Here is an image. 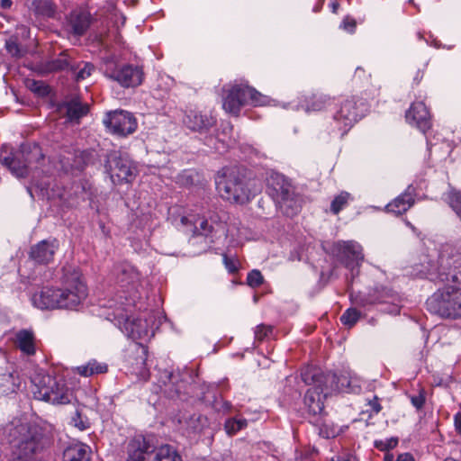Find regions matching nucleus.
Returning <instances> with one entry per match:
<instances>
[{
	"label": "nucleus",
	"instance_id": "1",
	"mask_svg": "<svg viewBox=\"0 0 461 461\" xmlns=\"http://www.w3.org/2000/svg\"><path fill=\"white\" fill-rule=\"evenodd\" d=\"M60 284L59 288L42 287L32 295V304L41 310H77L88 294L80 271L73 266H64Z\"/></svg>",
	"mask_w": 461,
	"mask_h": 461
},
{
	"label": "nucleus",
	"instance_id": "2",
	"mask_svg": "<svg viewBox=\"0 0 461 461\" xmlns=\"http://www.w3.org/2000/svg\"><path fill=\"white\" fill-rule=\"evenodd\" d=\"M7 431L13 461H39V455L48 443L40 427L14 420Z\"/></svg>",
	"mask_w": 461,
	"mask_h": 461
},
{
	"label": "nucleus",
	"instance_id": "3",
	"mask_svg": "<svg viewBox=\"0 0 461 461\" xmlns=\"http://www.w3.org/2000/svg\"><path fill=\"white\" fill-rule=\"evenodd\" d=\"M420 275L434 282L461 285V247L443 245L437 261H429L428 267L420 270Z\"/></svg>",
	"mask_w": 461,
	"mask_h": 461
},
{
	"label": "nucleus",
	"instance_id": "4",
	"mask_svg": "<svg viewBox=\"0 0 461 461\" xmlns=\"http://www.w3.org/2000/svg\"><path fill=\"white\" fill-rule=\"evenodd\" d=\"M220 195L228 201L245 203L253 195L248 172L240 167L223 168L216 179Z\"/></svg>",
	"mask_w": 461,
	"mask_h": 461
},
{
	"label": "nucleus",
	"instance_id": "5",
	"mask_svg": "<svg viewBox=\"0 0 461 461\" xmlns=\"http://www.w3.org/2000/svg\"><path fill=\"white\" fill-rule=\"evenodd\" d=\"M301 377L304 384L313 382L318 383L320 386L324 384L326 386V389L323 390L324 393L332 392L357 393L360 390L358 378L349 372L338 376L333 373H323L317 368L307 367L303 370Z\"/></svg>",
	"mask_w": 461,
	"mask_h": 461
},
{
	"label": "nucleus",
	"instance_id": "6",
	"mask_svg": "<svg viewBox=\"0 0 461 461\" xmlns=\"http://www.w3.org/2000/svg\"><path fill=\"white\" fill-rule=\"evenodd\" d=\"M267 188L282 213L293 217L299 212V199L293 185L283 175L271 173L267 178Z\"/></svg>",
	"mask_w": 461,
	"mask_h": 461
},
{
	"label": "nucleus",
	"instance_id": "7",
	"mask_svg": "<svg viewBox=\"0 0 461 461\" xmlns=\"http://www.w3.org/2000/svg\"><path fill=\"white\" fill-rule=\"evenodd\" d=\"M429 312L446 318L461 317V289L447 286L438 289L426 301Z\"/></svg>",
	"mask_w": 461,
	"mask_h": 461
},
{
	"label": "nucleus",
	"instance_id": "8",
	"mask_svg": "<svg viewBox=\"0 0 461 461\" xmlns=\"http://www.w3.org/2000/svg\"><path fill=\"white\" fill-rule=\"evenodd\" d=\"M34 398L52 404H67L72 399V393L65 381L50 375H39L34 380Z\"/></svg>",
	"mask_w": 461,
	"mask_h": 461
},
{
	"label": "nucleus",
	"instance_id": "9",
	"mask_svg": "<svg viewBox=\"0 0 461 461\" xmlns=\"http://www.w3.org/2000/svg\"><path fill=\"white\" fill-rule=\"evenodd\" d=\"M269 103L270 99L255 88L244 85H235L227 91L222 106L227 113L237 116L241 107L246 104L264 106Z\"/></svg>",
	"mask_w": 461,
	"mask_h": 461
},
{
	"label": "nucleus",
	"instance_id": "10",
	"mask_svg": "<svg viewBox=\"0 0 461 461\" xmlns=\"http://www.w3.org/2000/svg\"><path fill=\"white\" fill-rule=\"evenodd\" d=\"M104 75L118 82L123 87H135L140 86L144 78L142 67L138 65H118L117 57L108 54L103 57Z\"/></svg>",
	"mask_w": 461,
	"mask_h": 461
},
{
	"label": "nucleus",
	"instance_id": "11",
	"mask_svg": "<svg viewBox=\"0 0 461 461\" xmlns=\"http://www.w3.org/2000/svg\"><path fill=\"white\" fill-rule=\"evenodd\" d=\"M42 158V150L36 143L22 144L19 149L10 156H0L1 163L17 177H25L29 173V167Z\"/></svg>",
	"mask_w": 461,
	"mask_h": 461
},
{
	"label": "nucleus",
	"instance_id": "12",
	"mask_svg": "<svg viewBox=\"0 0 461 461\" xmlns=\"http://www.w3.org/2000/svg\"><path fill=\"white\" fill-rule=\"evenodd\" d=\"M104 167L114 185L131 183L137 176V168L133 161L127 154L118 150H113L107 154Z\"/></svg>",
	"mask_w": 461,
	"mask_h": 461
},
{
	"label": "nucleus",
	"instance_id": "13",
	"mask_svg": "<svg viewBox=\"0 0 461 461\" xmlns=\"http://www.w3.org/2000/svg\"><path fill=\"white\" fill-rule=\"evenodd\" d=\"M366 111V104L364 103L357 104V101L354 97L345 100L333 116L340 135L346 134L354 123L364 115Z\"/></svg>",
	"mask_w": 461,
	"mask_h": 461
},
{
	"label": "nucleus",
	"instance_id": "14",
	"mask_svg": "<svg viewBox=\"0 0 461 461\" xmlns=\"http://www.w3.org/2000/svg\"><path fill=\"white\" fill-rule=\"evenodd\" d=\"M362 247L355 241H338L333 244L331 253L350 269L352 278L358 275V267L364 260Z\"/></svg>",
	"mask_w": 461,
	"mask_h": 461
},
{
	"label": "nucleus",
	"instance_id": "15",
	"mask_svg": "<svg viewBox=\"0 0 461 461\" xmlns=\"http://www.w3.org/2000/svg\"><path fill=\"white\" fill-rule=\"evenodd\" d=\"M103 122L111 133L118 136H127L137 129V121L133 114L123 110L108 112Z\"/></svg>",
	"mask_w": 461,
	"mask_h": 461
},
{
	"label": "nucleus",
	"instance_id": "16",
	"mask_svg": "<svg viewBox=\"0 0 461 461\" xmlns=\"http://www.w3.org/2000/svg\"><path fill=\"white\" fill-rule=\"evenodd\" d=\"M116 282L131 297H134L140 284V275L138 270L128 263H122L115 268Z\"/></svg>",
	"mask_w": 461,
	"mask_h": 461
},
{
	"label": "nucleus",
	"instance_id": "17",
	"mask_svg": "<svg viewBox=\"0 0 461 461\" xmlns=\"http://www.w3.org/2000/svg\"><path fill=\"white\" fill-rule=\"evenodd\" d=\"M183 123L191 131L206 132L216 123V119L207 113L189 110L183 118Z\"/></svg>",
	"mask_w": 461,
	"mask_h": 461
},
{
	"label": "nucleus",
	"instance_id": "18",
	"mask_svg": "<svg viewBox=\"0 0 461 461\" xmlns=\"http://www.w3.org/2000/svg\"><path fill=\"white\" fill-rule=\"evenodd\" d=\"M153 316H149V319L138 317V318H126L123 322V327L121 328L125 335L133 340L142 339L149 336L152 327L149 325Z\"/></svg>",
	"mask_w": 461,
	"mask_h": 461
},
{
	"label": "nucleus",
	"instance_id": "19",
	"mask_svg": "<svg viewBox=\"0 0 461 461\" xmlns=\"http://www.w3.org/2000/svg\"><path fill=\"white\" fill-rule=\"evenodd\" d=\"M406 121L425 133L431 126L429 113L422 102L413 103L406 112Z\"/></svg>",
	"mask_w": 461,
	"mask_h": 461
},
{
	"label": "nucleus",
	"instance_id": "20",
	"mask_svg": "<svg viewBox=\"0 0 461 461\" xmlns=\"http://www.w3.org/2000/svg\"><path fill=\"white\" fill-rule=\"evenodd\" d=\"M306 384L312 385V387L309 388L305 393L304 404L310 413L313 415L320 414L324 409L323 400L330 393H324L323 390L326 389L324 384L320 386L318 383L313 382Z\"/></svg>",
	"mask_w": 461,
	"mask_h": 461
},
{
	"label": "nucleus",
	"instance_id": "21",
	"mask_svg": "<svg viewBox=\"0 0 461 461\" xmlns=\"http://www.w3.org/2000/svg\"><path fill=\"white\" fill-rule=\"evenodd\" d=\"M397 299V294L386 287L375 288L373 293L358 295L352 299L354 303L358 306H367L375 303H393Z\"/></svg>",
	"mask_w": 461,
	"mask_h": 461
},
{
	"label": "nucleus",
	"instance_id": "22",
	"mask_svg": "<svg viewBox=\"0 0 461 461\" xmlns=\"http://www.w3.org/2000/svg\"><path fill=\"white\" fill-rule=\"evenodd\" d=\"M154 450L143 436H136L128 443L127 461H150L148 456L150 453H154Z\"/></svg>",
	"mask_w": 461,
	"mask_h": 461
},
{
	"label": "nucleus",
	"instance_id": "23",
	"mask_svg": "<svg viewBox=\"0 0 461 461\" xmlns=\"http://www.w3.org/2000/svg\"><path fill=\"white\" fill-rule=\"evenodd\" d=\"M59 244L56 240H41L32 246L30 251V258L39 264L50 263L58 249Z\"/></svg>",
	"mask_w": 461,
	"mask_h": 461
},
{
	"label": "nucleus",
	"instance_id": "24",
	"mask_svg": "<svg viewBox=\"0 0 461 461\" xmlns=\"http://www.w3.org/2000/svg\"><path fill=\"white\" fill-rule=\"evenodd\" d=\"M416 189L412 185L386 205V210L396 215L406 212L415 203Z\"/></svg>",
	"mask_w": 461,
	"mask_h": 461
},
{
	"label": "nucleus",
	"instance_id": "25",
	"mask_svg": "<svg viewBox=\"0 0 461 461\" xmlns=\"http://www.w3.org/2000/svg\"><path fill=\"white\" fill-rule=\"evenodd\" d=\"M92 451L88 445L82 442L69 444L63 452L64 461H92Z\"/></svg>",
	"mask_w": 461,
	"mask_h": 461
},
{
	"label": "nucleus",
	"instance_id": "26",
	"mask_svg": "<svg viewBox=\"0 0 461 461\" xmlns=\"http://www.w3.org/2000/svg\"><path fill=\"white\" fill-rule=\"evenodd\" d=\"M37 67L39 72L45 75L68 69L70 67V61L67 52L63 51L54 59L40 62Z\"/></svg>",
	"mask_w": 461,
	"mask_h": 461
},
{
	"label": "nucleus",
	"instance_id": "27",
	"mask_svg": "<svg viewBox=\"0 0 461 461\" xmlns=\"http://www.w3.org/2000/svg\"><path fill=\"white\" fill-rule=\"evenodd\" d=\"M59 111L65 113L68 122H78L79 119L88 113V105L75 98L63 103L59 106Z\"/></svg>",
	"mask_w": 461,
	"mask_h": 461
},
{
	"label": "nucleus",
	"instance_id": "28",
	"mask_svg": "<svg viewBox=\"0 0 461 461\" xmlns=\"http://www.w3.org/2000/svg\"><path fill=\"white\" fill-rule=\"evenodd\" d=\"M67 20L71 29H88L93 17L86 8L77 7L69 13Z\"/></svg>",
	"mask_w": 461,
	"mask_h": 461
},
{
	"label": "nucleus",
	"instance_id": "29",
	"mask_svg": "<svg viewBox=\"0 0 461 461\" xmlns=\"http://www.w3.org/2000/svg\"><path fill=\"white\" fill-rule=\"evenodd\" d=\"M209 425L205 416L194 413L186 418L183 422V427L188 436L200 434Z\"/></svg>",
	"mask_w": 461,
	"mask_h": 461
},
{
	"label": "nucleus",
	"instance_id": "30",
	"mask_svg": "<svg viewBox=\"0 0 461 461\" xmlns=\"http://www.w3.org/2000/svg\"><path fill=\"white\" fill-rule=\"evenodd\" d=\"M59 162L65 171L80 169L83 166L81 152L75 149L64 150L60 155Z\"/></svg>",
	"mask_w": 461,
	"mask_h": 461
},
{
	"label": "nucleus",
	"instance_id": "31",
	"mask_svg": "<svg viewBox=\"0 0 461 461\" xmlns=\"http://www.w3.org/2000/svg\"><path fill=\"white\" fill-rule=\"evenodd\" d=\"M331 103V98L324 94H312L305 99L306 112H319L325 109Z\"/></svg>",
	"mask_w": 461,
	"mask_h": 461
},
{
	"label": "nucleus",
	"instance_id": "32",
	"mask_svg": "<svg viewBox=\"0 0 461 461\" xmlns=\"http://www.w3.org/2000/svg\"><path fill=\"white\" fill-rule=\"evenodd\" d=\"M108 370V366L105 363L98 362L95 359L88 361L86 364L77 366L75 372L78 375L88 377L94 375L104 374Z\"/></svg>",
	"mask_w": 461,
	"mask_h": 461
},
{
	"label": "nucleus",
	"instance_id": "33",
	"mask_svg": "<svg viewBox=\"0 0 461 461\" xmlns=\"http://www.w3.org/2000/svg\"><path fill=\"white\" fill-rule=\"evenodd\" d=\"M21 384L20 378L14 373L0 374V393L4 395L15 393Z\"/></svg>",
	"mask_w": 461,
	"mask_h": 461
},
{
	"label": "nucleus",
	"instance_id": "34",
	"mask_svg": "<svg viewBox=\"0 0 461 461\" xmlns=\"http://www.w3.org/2000/svg\"><path fill=\"white\" fill-rule=\"evenodd\" d=\"M16 346L25 354L33 355L35 353L34 337L32 332L23 330L16 334Z\"/></svg>",
	"mask_w": 461,
	"mask_h": 461
},
{
	"label": "nucleus",
	"instance_id": "35",
	"mask_svg": "<svg viewBox=\"0 0 461 461\" xmlns=\"http://www.w3.org/2000/svg\"><path fill=\"white\" fill-rule=\"evenodd\" d=\"M150 461H183L177 450L170 445H162L154 450Z\"/></svg>",
	"mask_w": 461,
	"mask_h": 461
},
{
	"label": "nucleus",
	"instance_id": "36",
	"mask_svg": "<svg viewBox=\"0 0 461 461\" xmlns=\"http://www.w3.org/2000/svg\"><path fill=\"white\" fill-rule=\"evenodd\" d=\"M34 13L42 17L53 18L56 14V5L53 0H32Z\"/></svg>",
	"mask_w": 461,
	"mask_h": 461
},
{
	"label": "nucleus",
	"instance_id": "37",
	"mask_svg": "<svg viewBox=\"0 0 461 461\" xmlns=\"http://www.w3.org/2000/svg\"><path fill=\"white\" fill-rule=\"evenodd\" d=\"M444 199L448 205L461 217V191L453 187L444 194Z\"/></svg>",
	"mask_w": 461,
	"mask_h": 461
},
{
	"label": "nucleus",
	"instance_id": "38",
	"mask_svg": "<svg viewBox=\"0 0 461 461\" xmlns=\"http://www.w3.org/2000/svg\"><path fill=\"white\" fill-rule=\"evenodd\" d=\"M248 426V421L243 418H230L224 423V429L228 435H234Z\"/></svg>",
	"mask_w": 461,
	"mask_h": 461
},
{
	"label": "nucleus",
	"instance_id": "39",
	"mask_svg": "<svg viewBox=\"0 0 461 461\" xmlns=\"http://www.w3.org/2000/svg\"><path fill=\"white\" fill-rule=\"evenodd\" d=\"M351 195L348 192H341L338 194L330 204V211L334 214H338L341 210H343L348 203Z\"/></svg>",
	"mask_w": 461,
	"mask_h": 461
},
{
	"label": "nucleus",
	"instance_id": "40",
	"mask_svg": "<svg viewBox=\"0 0 461 461\" xmlns=\"http://www.w3.org/2000/svg\"><path fill=\"white\" fill-rule=\"evenodd\" d=\"M361 312L356 308H348L340 316V321L348 328H352L360 319Z\"/></svg>",
	"mask_w": 461,
	"mask_h": 461
},
{
	"label": "nucleus",
	"instance_id": "41",
	"mask_svg": "<svg viewBox=\"0 0 461 461\" xmlns=\"http://www.w3.org/2000/svg\"><path fill=\"white\" fill-rule=\"evenodd\" d=\"M134 353L137 356L135 363L136 370L141 371L144 368L147 361V348L140 343H136L134 345Z\"/></svg>",
	"mask_w": 461,
	"mask_h": 461
},
{
	"label": "nucleus",
	"instance_id": "42",
	"mask_svg": "<svg viewBox=\"0 0 461 461\" xmlns=\"http://www.w3.org/2000/svg\"><path fill=\"white\" fill-rule=\"evenodd\" d=\"M341 429L333 424L323 423L320 427L319 434L325 438H332L339 435Z\"/></svg>",
	"mask_w": 461,
	"mask_h": 461
},
{
	"label": "nucleus",
	"instance_id": "43",
	"mask_svg": "<svg viewBox=\"0 0 461 461\" xmlns=\"http://www.w3.org/2000/svg\"><path fill=\"white\" fill-rule=\"evenodd\" d=\"M398 441V438L393 437L384 440H375L374 445L378 450L386 451L388 453L390 449H393L397 446Z\"/></svg>",
	"mask_w": 461,
	"mask_h": 461
},
{
	"label": "nucleus",
	"instance_id": "44",
	"mask_svg": "<svg viewBox=\"0 0 461 461\" xmlns=\"http://www.w3.org/2000/svg\"><path fill=\"white\" fill-rule=\"evenodd\" d=\"M6 50L7 51L13 56L16 58L23 57L26 52L27 50L21 47L15 41L9 40L6 41Z\"/></svg>",
	"mask_w": 461,
	"mask_h": 461
},
{
	"label": "nucleus",
	"instance_id": "45",
	"mask_svg": "<svg viewBox=\"0 0 461 461\" xmlns=\"http://www.w3.org/2000/svg\"><path fill=\"white\" fill-rule=\"evenodd\" d=\"M71 424L81 431L87 429L90 425L88 419L78 411L72 417Z\"/></svg>",
	"mask_w": 461,
	"mask_h": 461
},
{
	"label": "nucleus",
	"instance_id": "46",
	"mask_svg": "<svg viewBox=\"0 0 461 461\" xmlns=\"http://www.w3.org/2000/svg\"><path fill=\"white\" fill-rule=\"evenodd\" d=\"M263 276L258 270H252L248 274L247 283L251 287H258L263 284Z\"/></svg>",
	"mask_w": 461,
	"mask_h": 461
},
{
	"label": "nucleus",
	"instance_id": "47",
	"mask_svg": "<svg viewBox=\"0 0 461 461\" xmlns=\"http://www.w3.org/2000/svg\"><path fill=\"white\" fill-rule=\"evenodd\" d=\"M272 332V328L266 325H258L255 330V338L258 341L264 340Z\"/></svg>",
	"mask_w": 461,
	"mask_h": 461
},
{
	"label": "nucleus",
	"instance_id": "48",
	"mask_svg": "<svg viewBox=\"0 0 461 461\" xmlns=\"http://www.w3.org/2000/svg\"><path fill=\"white\" fill-rule=\"evenodd\" d=\"M95 70V66L91 63H85L84 67L80 68V70L77 72L76 78L77 80H84L89 76H91L92 72Z\"/></svg>",
	"mask_w": 461,
	"mask_h": 461
},
{
	"label": "nucleus",
	"instance_id": "49",
	"mask_svg": "<svg viewBox=\"0 0 461 461\" xmlns=\"http://www.w3.org/2000/svg\"><path fill=\"white\" fill-rule=\"evenodd\" d=\"M212 227L209 225L207 220L202 219L199 221V228L195 225L194 233L197 235H204L206 236L209 232H211Z\"/></svg>",
	"mask_w": 461,
	"mask_h": 461
},
{
	"label": "nucleus",
	"instance_id": "50",
	"mask_svg": "<svg viewBox=\"0 0 461 461\" xmlns=\"http://www.w3.org/2000/svg\"><path fill=\"white\" fill-rule=\"evenodd\" d=\"M177 179L183 185H191L194 184V174L190 171H183L179 174Z\"/></svg>",
	"mask_w": 461,
	"mask_h": 461
},
{
	"label": "nucleus",
	"instance_id": "51",
	"mask_svg": "<svg viewBox=\"0 0 461 461\" xmlns=\"http://www.w3.org/2000/svg\"><path fill=\"white\" fill-rule=\"evenodd\" d=\"M418 36L420 38H423L428 44L433 45L435 47H440L442 44L435 38H433L430 31H423V33L419 32Z\"/></svg>",
	"mask_w": 461,
	"mask_h": 461
},
{
	"label": "nucleus",
	"instance_id": "52",
	"mask_svg": "<svg viewBox=\"0 0 461 461\" xmlns=\"http://www.w3.org/2000/svg\"><path fill=\"white\" fill-rule=\"evenodd\" d=\"M331 461H358V458L353 453L343 452L334 456Z\"/></svg>",
	"mask_w": 461,
	"mask_h": 461
},
{
	"label": "nucleus",
	"instance_id": "53",
	"mask_svg": "<svg viewBox=\"0 0 461 461\" xmlns=\"http://www.w3.org/2000/svg\"><path fill=\"white\" fill-rule=\"evenodd\" d=\"M30 88L39 94V95H45L47 94V86L44 85L43 82H38V81H32V85L30 86Z\"/></svg>",
	"mask_w": 461,
	"mask_h": 461
},
{
	"label": "nucleus",
	"instance_id": "54",
	"mask_svg": "<svg viewBox=\"0 0 461 461\" xmlns=\"http://www.w3.org/2000/svg\"><path fill=\"white\" fill-rule=\"evenodd\" d=\"M357 22L356 21V19L349 15H347L341 22L339 28L340 29H349V28L354 29L357 27Z\"/></svg>",
	"mask_w": 461,
	"mask_h": 461
},
{
	"label": "nucleus",
	"instance_id": "55",
	"mask_svg": "<svg viewBox=\"0 0 461 461\" xmlns=\"http://www.w3.org/2000/svg\"><path fill=\"white\" fill-rule=\"evenodd\" d=\"M411 402L416 409L420 410L425 403V397L422 393H419L418 395L411 396Z\"/></svg>",
	"mask_w": 461,
	"mask_h": 461
},
{
	"label": "nucleus",
	"instance_id": "56",
	"mask_svg": "<svg viewBox=\"0 0 461 461\" xmlns=\"http://www.w3.org/2000/svg\"><path fill=\"white\" fill-rule=\"evenodd\" d=\"M368 405L372 408L373 411L376 414L378 412H380L382 410V406L378 402L377 396H374V398L368 402Z\"/></svg>",
	"mask_w": 461,
	"mask_h": 461
},
{
	"label": "nucleus",
	"instance_id": "57",
	"mask_svg": "<svg viewBox=\"0 0 461 461\" xmlns=\"http://www.w3.org/2000/svg\"><path fill=\"white\" fill-rule=\"evenodd\" d=\"M223 261H224L226 268L229 270V272L233 273V272L237 271V267L232 260H230L226 256H224Z\"/></svg>",
	"mask_w": 461,
	"mask_h": 461
},
{
	"label": "nucleus",
	"instance_id": "58",
	"mask_svg": "<svg viewBox=\"0 0 461 461\" xmlns=\"http://www.w3.org/2000/svg\"><path fill=\"white\" fill-rule=\"evenodd\" d=\"M395 461H415L413 456L411 453L400 454Z\"/></svg>",
	"mask_w": 461,
	"mask_h": 461
},
{
	"label": "nucleus",
	"instance_id": "59",
	"mask_svg": "<svg viewBox=\"0 0 461 461\" xmlns=\"http://www.w3.org/2000/svg\"><path fill=\"white\" fill-rule=\"evenodd\" d=\"M454 420L456 429L457 432L461 435V412H458L455 415Z\"/></svg>",
	"mask_w": 461,
	"mask_h": 461
},
{
	"label": "nucleus",
	"instance_id": "60",
	"mask_svg": "<svg viewBox=\"0 0 461 461\" xmlns=\"http://www.w3.org/2000/svg\"><path fill=\"white\" fill-rule=\"evenodd\" d=\"M329 7L333 14H337L338 9L339 8V4L338 0H331L330 3L329 4Z\"/></svg>",
	"mask_w": 461,
	"mask_h": 461
},
{
	"label": "nucleus",
	"instance_id": "61",
	"mask_svg": "<svg viewBox=\"0 0 461 461\" xmlns=\"http://www.w3.org/2000/svg\"><path fill=\"white\" fill-rule=\"evenodd\" d=\"M13 5L12 0H1L0 6L2 9H9Z\"/></svg>",
	"mask_w": 461,
	"mask_h": 461
},
{
	"label": "nucleus",
	"instance_id": "62",
	"mask_svg": "<svg viewBox=\"0 0 461 461\" xmlns=\"http://www.w3.org/2000/svg\"><path fill=\"white\" fill-rule=\"evenodd\" d=\"M384 461H395V460H394L393 455L388 452L384 455Z\"/></svg>",
	"mask_w": 461,
	"mask_h": 461
},
{
	"label": "nucleus",
	"instance_id": "63",
	"mask_svg": "<svg viewBox=\"0 0 461 461\" xmlns=\"http://www.w3.org/2000/svg\"><path fill=\"white\" fill-rule=\"evenodd\" d=\"M72 32H73V33H74V35H75V36H81V35H83V32H84L85 31H79V30H77V31H72Z\"/></svg>",
	"mask_w": 461,
	"mask_h": 461
},
{
	"label": "nucleus",
	"instance_id": "64",
	"mask_svg": "<svg viewBox=\"0 0 461 461\" xmlns=\"http://www.w3.org/2000/svg\"><path fill=\"white\" fill-rule=\"evenodd\" d=\"M359 72H364L363 69L361 68H357L356 69V72H355V76H358L359 75Z\"/></svg>",
	"mask_w": 461,
	"mask_h": 461
}]
</instances>
